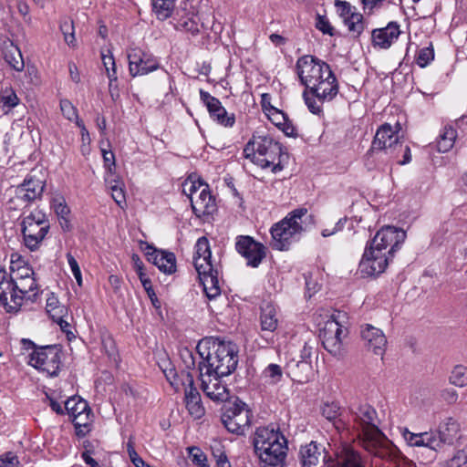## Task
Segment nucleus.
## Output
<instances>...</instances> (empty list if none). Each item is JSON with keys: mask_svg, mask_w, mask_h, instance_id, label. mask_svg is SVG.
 <instances>
[{"mask_svg": "<svg viewBox=\"0 0 467 467\" xmlns=\"http://www.w3.org/2000/svg\"><path fill=\"white\" fill-rule=\"evenodd\" d=\"M255 454L261 467H284L287 451V441L284 434L273 427H259L253 438Z\"/></svg>", "mask_w": 467, "mask_h": 467, "instance_id": "obj_3", "label": "nucleus"}, {"mask_svg": "<svg viewBox=\"0 0 467 467\" xmlns=\"http://www.w3.org/2000/svg\"><path fill=\"white\" fill-rule=\"evenodd\" d=\"M165 376L171 385L176 389H179L180 385H182L184 389H186V387L194 385L193 376L190 371L182 370L181 373L178 374L175 369L171 368L169 373L165 372Z\"/></svg>", "mask_w": 467, "mask_h": 467, "instance_id": "obj_36", "label": "nucleus"}, {"mask_svg": "<svg viewBox=\"0 0 467 467\" xmlns=\"http://www.w3.org/2000/svg\"><path fill=\"white\" fill-rule=\"evenodd\" d=\"M384 1L385 0H360L363 11L368 16H370L374 14L376 10L380 9L383 6Z\"/></svg>", "mask_w": 467, "mask_h": 467, "instance_id": "obj_57", "label": "nucleus"}, {"mask_svg": "<svg viewBox=\"0 0 467 467\" xmlns=\"http://www.w3.org/2000/svg\"><path fill=\"white\" fill-rule=\"evenodd\" d=\"M127 57L129 72L133 78L148 75L161 67L160 59L140 47L130 48Z\"/></svg>", "mask_w": 467, "mask_h": 467, "instance_id": "obj_12", "label": "nucleus"}, {"mask_svg": "<svg viewBox=\"0 0 467 467\" xmlns=\"http://www.w3.org/2000/svg\"><path fill=\"white\" fill-rule=\"evenodd\" d=\"M402 436H403L404 440L406 441V442L410 446L428 448L431 452L430 457H431V459H433L432 458V443L434 442L433 441L434 440H433V436H432V431L413 433L405 428L402 431Z\"/></svg>", "mask_w": 467, "mask_h": 467, "instance_id": "obj_32", "label": "nucleus"}, {"mask_svg": "<svg viewBox=\"0 0 467 467\" xmlns=\"http://www.w3.org/2000/svg\"><path fill=\"white\" fill-rule=\"evenodd\" d=\"M46 187L44 181L35 176L27 175L23 182L16 186L15 190V198L25 203V207L29 206L36 200H41Z\"/></svg>", "mask_w": 467, "mask_h": 467, "instance_id": "obj_18", "label": "nucleus"}, {"mask_svg": "<svg viewBox=\"0 0 467 467\" xmlns=\"http://www.w3.org/2000/svg\"><path fill=\"white\" fill-rule=\"evenodd\" d=\"M266 115L276 127H281V124L287 119V115L284 111L275 107H270V113Z\"/></svg>", "mask_w": 467, "mask_h": 467, "instance_id": "obj_58", "label": "nucleus"}, {"mask_svg": "<svg viewBox=\"0 0 467 467\" xmlns=\"http://www.w3.org/2000/svg\"><path fill=\"white\" fill-rule=\"evenodd\" d=\"M59 28L64 36L65 42L70 47H75L76 37L73 21L67 18L62 20Z\"/></svg>", "mask_w": 467, "mask_h": 467, "instance_id": "obj_44", "label": "nucleus"}, {"mask_svg": "<svg viewBox=\"0 0 467 467\" xmlns=\"http://www.w3.org/2000/svg\"><path fill=\"white\" fill-rule=\"evenodd\" d=\"M400 35V25L397 22H389L387 26L373 29L371 41L374 47L388 49Z\"/></svg>", "mask_w": 467, "mask_h": 467, "instance_id": "obj_25", "label": "nucleus"}, {"mask_svg": "<svg viewBox=\"0 0 467 467\" xmlns=\"http://www.w3.org/2000/svg\"><path fill=\"white\" fill-rule=\"evenodd\" d=\"M287 368L293 380L304 383L312 375V361L291 360L287 363Z\"/></svg>", "mask_w": 467, "mask_h": 467, "instance_id": "obj_31", "label": "nucleus"}, {"mask_svg": "<svg viewBox=\"0 0 467 467\" xmlns=\"http://www.w3.org/2000/svg\"><path fill=\"white\" fill-rule=\"evenodd\" d=\"M234 246L236 252L245 259L247 266L257 268L266 257L267 248L252 236L238 235Z\"/></svg>", "mask_w": 467, "mask_h": 467, "instance_id": "obj_13", "label": "nucleus"}, {"mask_svg": "<svg viewBox=\"0 0 467 467\" xmlns=\"http://www.w3.org/2000/svg\"><path fill=\"white\" fill-rule=\"evenodd\" d=\"M203 287L215 286L219 285L218 271L213 266V270L199 274Z\"/></svg>", "mask_w": 467, "mask_h": 467, "instance_id": "obj_51", "label": "nucleus"}, {"mask_svg": "<svg viewBox=\"0 0 467 467\" xmlns=\"http://www.w3.org/2000/svg\"><path fill=\"white\" fill-rule=\"evenodd\" d=\"M316 27L323 34L329 36L335 35L334 27L330 25L328 19L325 16H317Z\"/></svg>", "mask_w": 467, "mask_h": 467, "instance_id": "obj_55", "label": "nucleus"}, {"mask_svg": "<svg viewBox=\"0 0 467 467\" xmlns=\"http://www.w3.org/2000/svg\"><path fill=\"white\" fill-rule=\"evenodd\" d=\"M33 275V269L30 268L27 265L25 264L22 266H17L16 278H20L21 280H26L28 284L26 286V288H28V290H34L36 286V280L33 277H31V275Z\"/></svg>", "mask_w": 467, "mask_h": 467, "instance_id": "obj_47", "label": "nucleus"}, {"mask_svg": "<svg viewBox=\"0 0 467 467\" xmlns=\"http://www.w3.org/2000/svg\"><path fill=\"white\" fill-rule=\"evenodd\" d=\"M191 206L197 217L212 215L216 211L215 199L211 194L209 185H205L197 197H192Z\"/></svg>", "mask_w": 467, "mask_h": 467, "instance_id": "obj_27", "label": "nucleus"}, {"mask_svg": "<svg viewBox=\"0 0 467 467\" xmlns=\"http://www.w3.org/2000/svg\"><path fill=\"white\" fill-rule=\"evenodd\" d=\"M26 285H18L16 281L12 283V288L7 289L5 300H0V304L4 306L7 313H17L23 304L24 297L29 292Z\"/></svg>", "mask_w": 467, "mask_h": 467, "instance_id": "obj_29", "label": "nucleus"}, {"mask_svg": "<svg viewBox=\"0 0 467 467\" xmlns=\"http://www.w3.org/2000/svg\"><path fill=\"white\" fill-rule=\"evenodd\" d=\"M174 20L175 28L184 30L196 36L201 32V28L204 31L208 30V25L202 21L200 23V17L194 11L192 2L185 1L182 3V10H177Z\"/></svg>", "mask_w": 467, "mask_h": 467, "instance_id": "obj_16", "label": "nucleus"}, {"mask_svg": "<svg viewBox=\"0 0 467 467\" xmlns=\"http://www.w3.org/2000/svg\"><path fill=\"white\" fill-rule=\"evenodd\" d=\"M62 349L59 345L40 346L29 354L28 364L35 368L57 377L61 367Z\"/></svg>", "mask_w": 467, "mask_h": 467, "instance_id": "obj_9", "label": "nucleus"}, {"mask_svg": "<svg viewBox=\"0 0 467 467\" xmlns=\"http://www.w3.org/2000/svg\"><path fill=\"white\" fill-rule=\"evenodd\" d=\"M252 411L240 399L235 398L234 402L228 401L222 408L221 421L225 429L236 435H244L249 429Z\"/></svg>", "mask_w": 467, "mask_h": 467, "instance_id": "obj_7", "label": "nucleus"}, {"mask_svg": "<svg viewBox=\"0 0 467 467\" xmlns=\"http://www.w3.org/2000/svg\"><path fill=\"white\" fill-rule=\"evenodd\" d=\"M108 53L109 54H105L104 51H101V60L109 80V88H111L113 83L117 82L118 76L114 57L109 50H108Z\"/></svg>", "mask_w": 467, "mask_h": 467, "instance_id": "obj_40", "label": "nucleus"}, {"mask_svg": "<svg viewBox=\"0 0 467 467\" xmlns=\"http://www.w3.org/2000/svg\"><path fill=\"white\" fill-rule=\"evenodd\" d=\"M20 99L11 87H5L0 92V109L4 114H7L18 105Z\"/></svg>", "mask_w": 467, "mask_h": 467, "instance_id": "obj_38", "label": "nucleus"}, {"mask_svg": "<svg viewBox=\"0 0 467 467\" xmlns=\"http://www.w3.org/2000/svg\"><path fill=\"white\" fill-rule=\"evenodd\" d=\"M200 98L202 103L206 106L210 117L214 121L226 128H232L234 125V114H228L217 98L212 96L209 92L202 89L200 90Z\"/></svg>", "mask_w": 467, "mask_h": 467, "instance_id": "obj_20", "label": "nucleus"}, {"mask_svg": "<svg viewBox=\"0 0 467 467\" xmlns=\"http://www.w3.org/2000/svg\"><path fill=\"white\" fill-rule=\"evenodd\" d=\"M354 428L361 446L371 455L390 462L395 467H410L413 462L405 457L376 423L377 411L368 404L351 410Z\"/></svg>", "mask_w": 467, "mask_h": 467, "instance_id": "obj_1", "label": "nucleus"}, {"mask_svg": "<svg viewBox=\"0 0 467 467\" xmlns=\"http://www.w3.org/2000/svg\"><path fill=\"white\" fill-rule=\"evenodd\" d=\"M296 69L300 83L306 87L305 89H308L310 85L320 80L331 70L330 66L327 62L311 55L300 57L296 61Z\"/></svg>", "mask_w": 467, "mask_h": 467, "instance_id": "obj_10", "label": "nucleus"}, {"mask_svg": "<svg viewBox=\"0 0 467 467\" xmlns=\"http://www.w3.org/2000/svg\"><path fill=\"white\" fill-rule=\"evenodd\" d=\"M244 156L263 169L271 167L276 159L286 152L280 142L269 135L255 131L244 149Z\"/></svg>", "mask_w": 467, "mask_h": 467, "instance_id": "obj_5", "label": "nucleus"}, {"mask_svg": "<svg viewBox=\"0 0 467 467\" xmlns=\"http://www.w3.org/2000/svg\"><path fill=\"white\" fill-rule=\"evenodd\" d=\"M211 257L212 253L209 241L206 237L202 236L197 240L195 244V256L193 257V264L198 274H203L213 270V265L211 262Z\"/></svg>", "mask_w": 467, "mask_h": 467, "instance_id": "obj_28", "label": "nucleus"}, {"mask_svg": "<svg viewBox=\"0 0 467 467\" xmlns=\"http://www.w3.org/2000/svg\"><path fill=\"white\" fill-rule=\"evenodd\" d=\"M181 358L188 369H192L195 366V360L192 352L189 348H184L181 351Z\"/></svg>", "mask_w": 467, "mask_h": 467, "instance_id": "obj_62", "label": "nucleus"}, {"mask_svg": "<svg viewBox=\"0 0 467 467\" xmlns=\"http://www.w3.org/2000/svg\"><path fill=\"white\" fill-rule=\"evenodd\" d=\"M392 260V256L370 248L367 244L359 263V271L363 276H378L386 271Z\"/></svg>", "mask_w": 467, "mask_h": 467, "instance_id": "obj_15", "label": "nucleus"}, {"mask_svg": "<svg viewBox=\"0 0 467 467\" xmlns=\"http://www.w3.org/2000/svg\"><path fill=\"white\" fill-rule=\"evenodd\" d=\"M197 352L202 361L198 368L200 378L204 375L223 378L235 371L238 365V347L220 337H205L199 341Z\"/></svg>", "mask_w": 467, "mask_h": 467, "instance_id": "obj_2", "label": "nucleus"}, {"mask_svg": "<svg viewBox=\"0 0 467 467\" xmlns=\"http://www.w3.org/2000/svg\"><path fill=\"white\" fill-rule=\"evenodd\" d=\"M145 244L147 260L156 265L164 274L171 275L176 272V257L171 252L157 250L152 244Z\"/></svg>", "mask_w": 467, "mask_h": 467, "instance_id": "obj_23", "label": "nucleus"}, {"mask_svg": "<svg viewBox=\"0 0 467 467\" xmlns=\"http://www.w3.org/2000/svg\"><path fill=\"white\" fill-rule=\"evenodd\" d=\"M5 59L16 71H22L24 69L25 63L21 52L18 49L16 50V54H5Z\"/></svg>", "mask_w": 467, "mask_h": 467, "instance_id": "obj_50", "label": "nucleus"}, {"mask_svg": "<svg viewBox=\"0 0 467 467\" xmlns=\"http://www.w3.org/2000/svg\"><path fill=\"white\" fill-rule=\"evenodd\" d=\"M89 408L88 403L79 396H72L65 401L66 413L72 419Z\"/></svg>", "mask_w": 467, "mask_h": 467, "instance_id": "obj_39", "label": "nucleus"}, {"mask_svg": "<svg viewBox=\"0 0 467 467\" xmlns=\"http://www.w3.org/2000/svg\"><path fill=\"white\" fill-rule=\"evenodd\" d=\"M396 130H393V128L389 123L382 124L376 132V135L372 140L371 147L368 150V155H372L373 153L380 150H392V148L396 149L397 147H402L399 142V137L395 136V134L401 129L400 124L397 122Z\"/></svg>", "mask_w": 467, "mask_h": 467, "instance_id": "obj_19", "label": "nucleus"}, {"mask_svg": "<svg viewBox=\"0 0 467 467\" xmlns=\"http://www.w3.org/2000/svg\"><path fill=\"white\" fill-rule=\"evenodd\" d=\"M360 335L368 350H371L376 355L382 356L384 354L387 338L380 329L369 324H366L361 327Z\"/></svg>", "mask_w": 467, "mask_h": 467, "instance_id": "obj_26", "label": "nucleus"}, {"mask_svg": "<svg viewBox=\"0 0 467 467\" xmlns=\"http://www.w3.org/2000/svg\"><path fill=\"white\" fill-rule=\"evenodd\" d=\"M219 379L220 378L214 377V382L213 384H211V381L207 383L205 380L202 379V389L211 400L227 403L229 391L226 386L220 383Z\"/></svg>", "mask_w": 467, "mask_h": 467, "instance_id": "obj_30", "label": "nucleus"}, {"mask_svg": "<svg viewBox=\"0 0 467 467\" xmlns=\"http://www.w3.org/2000/svg\"><path fill=\"white\" fill-rule=\"evenodd\" d=\"M327 467H366L360 453L348 445L338 447Z\"/></svg>", "mask_w": 467, "mask_h": 467, "instance_id": "obj_22", "label": "nucleus"}, {"mask_svg": "<svg viewBox=\"0 0 467 467\" xmlns=\"http://www.w3.org/2000/svg\"><path fill=\"white\" fill-rule=\"evenodd\" d=\"M75 428L76 436L84 438L90 431L93 422V413L90 407L82 413L71 419Z\"/></svg>", "mask_w": 467, "mask_h": 467, "instance_id": "obj_35", "label": "nucleus"}, {"mask_svg": "<svg viewBox=\"0 0 467 467\" xmlns=\"http://www.w3.org/2000/svg\"><path fill=\"white\" fill-rule=\"evenodd\" d=\"M335 6L339 16L343 18L344 24L355 37H358L365 29L363 15L356 12V7L343 0H335Z\"/></svg>", "mask_w": 467, "mask_h": 467, "instance_id": "obj_21", "label": "nucleus"}, {"mask_svg": "<svg viewBox=\"0 0 467 467\" xmlns=\"http://www.w3.org/2000/svg\"><path fill=\"white\" fill-rule=\"evenodd\" d=\"M333 455L328 454L323 445L311 441L302 445L299 450V462L301 467H327L328 460Z\"/></svg>", "mask_w": 467, "mask_h": 467, "instance_id": "obj_17", "label": "nucleus"}, {"mask_svg": "<svg viewBox=\"0 0 467 467\" xmlns=\"http://www.w3.org/2000/svg\"><path fill=\"white\" fill-rule=\"evenodd\" d=\"M60 109L67 119L73 121L77 118L78 109L68 99H62L60 101Z\"/></svg>", "mask_w": 467, "mask_h": 467, "instance_id": "obj_53", "label": "nucleus"}, {"mask_svg": "<svg viewBox=\"0 0 467 467\" xmlns=\"http://www.w3.org/2000/svg\"><path fill=\"white\" fill-rule=\"evenodd\" d=\"M102 347H103V349L105 350V353L109 358H115L117 350H116V347H115V342L111 337L108 336V337L102 338Z\"/></svg>", "mask_w": 467, "mask_h": 467, "instance_id": "obj_59", "label": "nucleus"}, {"mask_svg": "<svg viewBox=\"0 0 467 467\" xmlns=\"http://www.w3.org/2000/svg\"><path fill=\"white\" fill-rule=\"evenodd\" d=\"M465 463H467V450L462 449L446 462V467H462Z\"/></svg>", "mask_w": 467, "mask_h": 467, "instance_id": "obj_54", "label": "nucleus"}, {"mask_svg": "<svg viewBox=\"0 0 467 467\" xmlns=\"http://www.w3.org/2000/svg\"><path fill=\"white\" fill-rule=\"evenodd\" d=\"M450 383L456 387L467 386V368L462 365H457L453 368L449 378Z\"/></svg>", "mask_w": 467, "mask_h": 467, "instance_id": "obj_42", "label": "nucleus"}, {"mask_svg": "<svg viewBox=\"0 0 467 467\" xmlns=\"http://www.w3.org/2000/svg\"><path fill=\"white\" fill-rule=\"evenodd\" d=\"M280 130H283V132L285 134V136L287 137H292V138H296L298 136L297 132H296V127L294 126L292 120L289 119V118L287 117V119L281 124V127H278Z\"/></svg>", "mask_w": 467, "mask_h": 467, "instance_id": "obj_60", "label": "nucleus"}, {"mask_svg": "<svg viewBox=\"0 0 467 467\" xmlns=\"http://www.w3.org/2000/svg\"><path fill=\"white\" fill-rule=\"evenodd\" d=\"M21 227L25 245L35 251L48 233L50 223L45 213L35 210L23 218Z\"/></svg>", "mask_w": 467, "mask_h": 467, "instance_id": "obj_8", "label": "nucleus"}, {"mask_svg": "<svg viewBox=\"0 0 467 467\" xmlns=\"http://www.w3.org/2000/svg\"><path fill=\"white\" fill-rule=\"evenodd\" d=\"M460 431L458 422L452 418H448L443 424H441L439 430L435 432L432 431L433 443H432V458L436 457V452L444 444L451 445L457 437Z\"/></svg>", "mask_w": 467, "mask_h": 467, "instance_id": "obj_24", "label": "nucleus"}, {"mask_svg": "<svg viewBox=\"0 0 467 467\" xmlns=\"http://www.w3.org/2000/svg\"><path fill=\"white\" fill-rule=\"evenodd\" d=\"M14 278H7V273L4 265L0 264V300H5L7 295V289L12 288V283Z\"/></svg>", "mask_w": 467, "mask_h": 467, "instance_id": "obj_48", "label": "nucleus"}, {"mask_svg": "<svg viewBox=\"0 0 467 467\" xmlns=\"http://www.w3.org/2000/svg\"><path fill=\"white\" fill-rule=\"evenodd\" d=\"M340 409L337 402H327L322 407V415L339 433L348 429L347 423L340 418Z\"/></svg>", "mask_w": 467, "mask_h": 467, "instance_id": "obj_33", "label": "nucleus"}, {"mask_svg": "<svg viewBox=\"0 0 467 467\" xmlns=\"http://www.w3.org/2000/svg\"><path fill=\"white\" fill-rule=\"evenodd\" d=\"M306 215L307 209L299 207L291 211L284 219L275 223L270 229L272 248L278 251H287L292 243L298 241L305 231L303 218Z\"/></svg>", "mask_w": 467, "mask_h": 467, "instance_id": "obj_4", "label": "nucleus"}, {"mask_svg": "<svg viewBox=\"0 0 467 467\" xmlns=\"http://www.w3.org/2000/svg\"><path fill=\"white\" fill-rule=\"evenodd\" d=\"M213 455L216 459L217 467H231L227 455L221 449L213 451Z\"/></svg>", "mask_w": 467, "mask_h": 467, "instance_id": "obj_61", "label": "nucleus"}, {"mask_svg": "<svg viewBox=\"0 0 467 467\" xmlns=\"http://www.w3.org/2000/svg\"><path fill=\"white\" fill-rule=\"evenodd\" d=\"M407 237L406 232L391 225L383 226L375 236L367 242L370 248L386 253L394 257V254Z\"/></svg>", "mask_w": 467, "mask_h": 467, "instance_id": "obj_11", "label": "nucleus"}, {"mask_svg": "<svg viewBox=\"0 0 467 467\" xmlns=\"http://www.w3.org/2000/svg\"><path fill=\"white\" fill-rule=\"evenodd\" d=\"M146 285L145 286H143L144 290L146 291L149 298L150 299L152 305L155 306V307H160V301L154 292V289H153V286H152V284L151 282H145Z\"/></svg>", "mask_w": 467, "mask_h": 467, "instance_id": "obj_64", "label": "nucleus"}, {"mask_svg": "<svg viewBox=\"0 0 467 467\" xmlns=\"http://www.w3.org/2000/svg\"><path fill=\"white\" fill-rule=\"evenodd\" d=\"M152 7L158 19L165 20L172 14L174 7L173 0H152Z\"/></svg>", "mask_w": 467, "mask_h": 467, "instance_id": "obj_41", "label": "nucleus"}, {"mask_svg": "<svg viewBox=\"0 0 467 467\" xmlns=\"http://www.w3.org/2000/svg\"><path fill=\"white\" fill-rule=\"evenodd\" d=\"M338 90L337 79L333 71L329 70L320 80L304 90L303 98L309 111L319 115L322 112V104L333 100Z\"/></svg>", "mask_w": 467, "mask_h": 467, "instance_id": "obj_6", "label": "nucleus"}, {"mask_svg": "<svg viewBox=\"0 0 467 467\" xmlns=\"http://www.w3.org/2000/svg\"><path fill=\"white\" fill-rule=\"evenodd\" d=\"M50 206L58 218L65 219V217L69 216L70 209L67 205L64 197L57 196L52 198Z\"/></svg>", "mask_w": 467, "mask_h": 467, "instance_id": "obj_46", "label": "nucleus"}, {"mask_svg": "<svg viewBox=\"0 0 467 467\" xmlns=\"http://www.w3.org/2000/svg\"><path fill=\"white\" fill-rule=\"evenodd\" d=\"M0 467H20L18 457L12 451L0 455Z\"/></svg>", "mask_w": 467, "mask_h": 467, "instance_id": "obj_56", "label": "nucleus"}, {"mask_svg": "<svg viewBox=\"0 0 467 467\" xmlns=\"http://www.w3.org/2000/svg\"><path fill=\"white\" fill-rule=\"evenodd\" d=\"M111 196L113 200L116 202V203L123 208V204L126 203L125 194L121 188H119L118 186H113L111 188Z\"/></svg>", "mask_w": 467, "mask_h": 467, "instance_id": "obj_63", "label": "nucleus"}, {"mask_svg": "<svg viewBox=\"0 0 467 467\" xmlns=\"http://www.w3.org/2000/svg\"><path fill=\"white\" fill-rule=\"evenodd\" d=\"M190 458L192 463L197 467H209L206 455L197 447L190 449Z\"/></svg>", "mask_w": 467, "mask_h": 467, "instance_id": "obj_52", "label": "nucleus"}, {"mask_svg": "<svg viewBox=\"0 0 467 467\" xmlns=\"http://www.w3.org/2000/svg\"><path fill=\"white\" fill-rule=\"evenodd\" d=\"M348 330L333 316L326 322L321 332V339L324 348L334 357H341L344 354L343 337L347 336Z\"/></svg>", "mask_w": 467, "mask_h": 467, "instance_id": "obj_14", "label": "nucleus"}, {"mask_svg": "<svg viewBox=\"0 0 467 467\" xmlns=\"http://www.w3.org/2000/svg\"><path fill=\"white\" fill-rule=\"evenodd\" d=\"M186 408L189 413L196 419H200L204 414V408L202 404V400H185Z\"/></svg>", "mask_w": 467, "mask_h": 467, "instance_id": "obj_49", "label": "nucleus"}, {"mask_svg": "<svg viewBox=\"0 0 467 467\" xmlns=\"http://www.w3.org/2000/svg\"><path fill=\"white\" fill-rule=\"evenodd\" d=\"M266 382L271 385H275L282 380L283 369L277 364H269L262 373Z\"/></svg>", "mask_w": 467, "mask_h": 467, "instance_id": "obj_43", "label": "nucleus"}, {"mask_svg": "<svg viewBox=\"0 0 467 467\" xmlns=\"http://www.w3.org/2000/svg\"><path fill=\"white\" fill-rule=\"evenodd\" d=\"M457 138V130L451 126L445 127L439 135L437 149L440 152H448L452 149Z\"/></svg>", "mask_w": 467, "mask_h": 467, "instance_id": "obj_37", "label": "nucleus"}, {"mask_svg": "<svg viewBox=\"0 0 467 467\" xmlns=\"http://www.w3.org/2000/svg\"><path fill=\"white\" fill-rule=\"evenodd\" d=\"M433 59L434 49L431 43L428 47L420 48L415 57V62L420 67H427Z\"/></svg>", "mask_w": 467, "mask_h": 467, "instance_id": "obj_45", "label": "nucleus"}, {"mask_svg": "<svg viewBox=\"0 0 467 467\" xmlns=\"http://www.w3.org/2000/svg\"><path fill=\"white\" fill-rule=\"evenodd\" d=\"M260 321L264 331L274 332L277 328L278 318L275 305L267 302L261 306Z\"/></svg>", "mask_w": 467, "mask_h": 467, "instance_id": "obj_34", "label": "nucleus"}]
</instances>
